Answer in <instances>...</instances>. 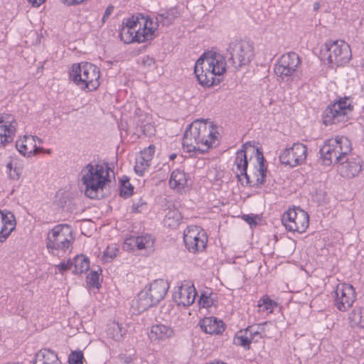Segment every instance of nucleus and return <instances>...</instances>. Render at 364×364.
I'll return each mask as SVG.
<instances>
[{
	"label": "nucleus",
	"mask_w": 364,
	"mask_h": 364,
	"mask_svg": "<svg viewBox=\"0 0 364 364\" xmlns=\"http://www.w3.org/2000/svg\"><path fill=\"white\" fill-rule=\"evenodd\" d=\"M229 56L225 58L216 52L204 53L196 61L194 73L199 83L204 87H211L220 83L216 76H220L226 71V65L233 71L249 63L254 57L252 46L247 41L232 42L228 48Z\"/></svg>",
	"instance_id": "nucleus-1"
},
{
	"label": "nucleus",
	"mask_w": 364,
	"mask_h": 364,
	"mask_svg": "<svg viewBox=\"0 0 364 364\" xmlns=\"http://www.w3.org/2000/svg\"><path fill=\"white\" fill-rule=\"evenodd\" d=\"M217 128L211 122L197 119L188 125L183 137V146L188 152H204L217 139Z\"/></svg>",
	"instance_id": "nucleus-2"
},
{
	"label": "nucleus",
	"mask_w": 364,
	"mask_h": 364,
	"mask_svg": "<svg viewBox=\"0 0 364 364\" xmlns=\"http://www.w3.org/2000/svg\"><path fill=\"white\" fill-rule=\"evenodd\" d=\"M109 169L100 164L89 163L81 171L82 181L85 186V194L91 199L97 198L99 191L102 190L109 180Z\"/></svg>",
	"instance_id": "nucleus-3"
},
{
	"label": "nucleus",
	"mask_w": 364,
	"mask_h": 364,
	"mask_svg": "<svg viewBox=\"0 0 364 364\" xmlns=\"http://www.w3.org/2000/svg\"><path fill=\"white\" fill-rule=\"evenodd\" d=\"M248 151H252V153L255 154L258 164L256 173V185L264 184L266 181L267 167L264 165L263 153L260 151L259 149L252 146L250 142H247L243 144L242 149L236 153L234 163L237 166V175L239 176L240 174V176H244L246 178L247 183L251 185L250 177L247 173L248 166L247 153Z\"/></svg>",
	"instance_id": "nucleus-4"
},
{
	"label": "nucleus",
	"mask_w": 364,
	"mask_h": 364,
	"mask_svg": "<svg viewBox=\"0 0 364 364\" xmlns=\"http://www.w3.org/2000/svg\"><path fill=\"white\" fill-rule=\"evenodd\" d=\"M100 69L95 65L82 62L73 64L69 73L70 79L80 89L93 91L100 86Z\"/></svg>",
	"instance_id": "nucleus-5"
},
{
	"label": "nucleus",
	"mask_w": 364,
	"mask_h": 364,
	"mask_svg": "<svg viewBox=\"0 0 364 364\" xmlns=\"http://www.w3.org/2000/svg\"><path fill=\"white\" fill-rule=\"evenodd\" d=\"M169 285L167 281L156 279L146 285L138 295V308L144 311L149 307L157 305L167 294Z\"/></svg>",
	"instance_id": "nucleus-6"
},
{
	"label": "nucleus",
	"mask_w": 364,
	"mask_h": 364,
	"mask_svg": "<svg viewBox=\"0 0 364 364\" xmlns=\"http://www.w3.org/2000/svg\"><path fill=\"white\" fill-rule=\"evenodd\" d=\"M73 241L72 228L68 224H59L48 233L46 247L50 253L55 255V251H66Z\"/></svg>",
	"instance_id": "nucleus-7"
},
{
	"label": "nucleus",
	"mask_w": 364,
	"mask_h": 364,
	"mask_svg": "<svg viewBox=\"0 0 364 364\" xmlns=\"http://www.w3.org/2000/svg\"><path fill=\"white\" fill-rule=\"evenodd\" d=\"M301 64L300 58L295 52L283 54L274 65V73L278 80L290 83L297 76V68Z\"/></svg>",
	"instance_id": "nucleus-8"
},
{
	"label": "nucleus",
	"mask_w": 364,
	"mask_h": 364,
	"mask_svg": "<svg viewBox=\"0 0 364 364\" xmlns=\"http://www.w3.org/2000/svg\"><path fill=\"white\" fill-rule=\"evenodd\" d=\"M322 51L326 52L328 62L332 65L341 66L348 63L351 58L350 46L343 41H326Z\"/></svg>",
	"instance_id": "nucleus-9"
},
{
	"label": "nucleus",
	"mask_w": 364,
	"mask_h": 364,
	"mask_svg": "<svg viewBox=\"0 0 364 364\" xmlns=\"http://www.w3.org/2000/svg\"><path fill=\"white\" fill-rule=\"evenodd\" d=\"M282 222L287 230L302 233L309 227V217L308 213L301 208H293L284 213Z\"/></svg>",
	"instance_id": "nucleus-10"
},
{
	"label": "nucleus",
	"mask_w": 364,
	"mask_h": 364,
	"mask_svg": "<svg viewBox=\"0 0 364 364\" xmlns=\"http://www.w3.org/2000/svg\"><path fill=\"white\" fill-rule=\"evenodd\" d=\"M352 107L348 99L344 98L328 105L323 114V121L326 125L345 122L347 114L351 112Z\"/></svg>",
	"instance_id": "nucleus-11"
},
{
	"label": "nucleus",
	"mask_w": 364,
	"mask_h": 364,
	"mask_svg": "<svg viewBox=\"0 0 364 364\" xmlns=\"http://www.w3.org/2000/svg\"><path fill=\"white\" fill-rule=\"evenodd\" d=\"M180 16L176 7L161 10L154 18L149 17V21L144 24L146 29L151 35V39L155 36L154 32L160 28L168 27L174 23Z\"/></svg>",
	"instance_id": "nucleus-12"
},
{
	"label": "nucleus",
	"mask_w": 364,
	"mask_h": 364,
	"mask_svg": "<svg viewBox=\"0 0 364 364\" xmlns=\"http://www.w3.org/2000/svg\"><path fill=\"white\" fill-rule=\"evenodd\" d=\"M333 304L340 311H346L353 306L356 299L354 287L346 283H338L333 291Z\"/></svg>",
	"instance_id": "nucleus-13"
},
{
	"label": "nucleus",
	"mask_w": 364,
	"mask_h": 364,
	"mask_svg": "<svg viewBox=\"0 0 364 364\" xmlns=\"http://www.w3.org/2000/svg\"><path fill=\"white\" fill-rule=\"evenodd\" d=\"M185 246L190 252L203 251L206 247L208 237L206 232L199 226H188L183 232Z\"/></svg>",
	"instance_id": "nucleus-14"
},
{
	"label": "nucleus",
	"mask_w": 364,
	"mask_h": 364,
	"mask_svg": "<svg viewBox=\"0 0 364 364\" xmlns=\"http://www.w3.org/2000/svg\"><path fill=\"white\" fill-rule=\"evenodd\" d=\"M306 155V146L301 143H294L291 147L284 149L279 158L282 164L295 167L305 161Z\"/></svg>",
	"instance_id": "nucleus-15"
},
{
	"label": "nucleus",
	"mask_w": 364,
	"mask_h": 364,
	"mask_svg": "<svg viewBox=\"0 0 364 364\" xmlns=\"http://www.w3.org/2000/svg\"><path fill=\"white\" fill-rule=\"evenodd\" d=\"M154 238L152 235L145 233L137 236H131L127 238L124 242L123 247L125 250H144L147 252L154 251Z\"/></svg>",
	"instance_id": "nucleus-16"
},
{
	"label": "nucleus",
	"mask_w": 364,
	"mask_h": 364,
	"mask_svg": "<svg viewBox=\"0 0 364 364\" xmlns=\"http://www.w3.org/2000/svg\"><path fill=\"white\" fill-rule=\"evenodd\" d=\"M16 122L11 115L4 114L0 117V146L13 141L16 129Z\"/></svg>",
	"instance_id": "nucleus-17"
},
{
	"label": "nucleus",
	"mask_w": 364,
	"mask_h": 364,
	"mask_svg": "<svg viewBox=\"0 0 364 364\" xmlns=\"http://www.w3.org/2000/svg\"><path fill=\"white\" fill-rule=\"evenodd\" d=\"M196 295L193 284H182L173 292V299L178 305L188 306L193 304Z\"/></svg>",
	"instance_id": "nucleus-18"
},
{
	"label": "nucleus",
	"mask_w": 364,
	"mask_h": 364,
	"mask_svg": "<svg viewBox=\"0 0 364 364\" xmlns=\"http://www.w3.org/2000/svg\"><path fill=\"white\" fill-rule=\"evenodd\" d=\"M329 140L331 144H333L334 154L336 156V163H341L352 150L350 141L343 136H336Z\"/></svg>",
	"instance_id": "nucleus-19"
},
{
	"label": "nucleus",
	"mask_w": 364,
	"mask_h": 364,
	"mask_svg": "<svg viewBox=\"0 0 364 364\" xmlns=\"http://www.w3.org/2000/svg\"><path fill=\"white\" fill-rule=\"evenodd\" d=\"M119 37L125 43H144L151 40V35L146 29L145 30V27L142 28V31L134 32V30L122 26L119 31Z\"/></svg>",
	"instance_id": "nucleus-20"
},
{
	"label": "nucleus",
	"mask_w": 364,
	"mask_h": 364,
	"mask_svg": "<svg viewBox=\"0 0 364 364\" xmlns=\"http://www.w3.org/2000/svg\"><path fill=\"white\" fill-rule=\"evenodd\" d=\"M341 174L347 178L357 176L362 170V161L359 156L346 157L341 163H338Z\"/></svg>",
	"instance_id": "nucleus-21"
},
{
	"label": "nucleus",
	"mask_w": 364,
	"mask_h": 364,
	"mask_svg": "<svg viewBox=\"0 0 364 364\" xmlns=\"http://www.w3.org/2000/svg\"><path fill=\"white\" fill-rule=\"evenodd\" d=\"M202 331L208 334H221L225 330V323L216 317H205L199 321Z\"/></svg>",
	"instance_id": "nucleus-22"
},
{
	"label": "nucleus",
	"mask_w": 364,
	"mask_h": 364,
	"mask_svg": "<svg viewBox=\"0 0 364 364\" xmlns=\"http://www.w3.org/2000/svg\"><path fill=\"white\" fill-rule=\"evenodd\" d=\"M174 331L170 326L164 324H156L151 327L149 337L152 341H164L173 337Z\"/></svg>",
	"instance_id": "nucleus-23"
},
{
	"label": "nucleus",
	"mask_w": 364,
	"mask_h": 364,
	"mask_svg": "<svg viewBox=\"0 0 364 364\" xmlns=\"http://www.w3.org/2000/svg\"><path fill=\"white\" fill-rule=\"evenodd\" d=\"M33 364H61V362L53 350L43 348L36 354Z\"/></svg>",
	"instance_id": "nucleus-24"
},
{
	"label": "nucleus",
	"mask_w": 364,
	"mask_h": 364,
	"mask_svg": "<svg viewBox=\"0 0 364 364\" xmlns=\"http://www.w3.org/2000/svg\"><path fill=\"white\" fill-rule=\"evenodd\" d=\"M36 139L41 141L37 136H25L23 140H18L16 142V147L19 153L23 156H29L32 152L36 153L37 147L33 144Z\"/></svg>",
	"instance_id": "nucleus-25"
},
{
	"label": "nucleus",
	"mask_w": 364,
	"mask_h": 364,
	"mask_svg": "<svg viewBox=\"0 0 364 364\" xmlns=\"http://www.w3.org/2000/svg\"><path fill=\"white\" fill-rule=\"evenodd\" d=\"M321 159L325 165L329 166L336 163V156L334 154L333 144H331L329 139L326 140L320 149Z\"/></svg>",
	"instance_id": "nucleus-26"
},
{
	"label": "nucleus",
	"mask_w": 364,
	"mask_h": 364,
	"mask_svg": "<svg viewBox=\"0 0 364 364\" xmlns=\"http://www.w3.org/2000/svg\"><path fill=\"white\" fill-rule=\"evenodd\" d=\"M187 181L186 174L184 171L176 169L171 173L169 185L172 188L181 190L187 185Z\"/></svg>",
	"instance_id": "nucleus-27"
},
{
	"label": "nucleus",
	"mask_w": 364,
	"mask_h": 364,
	"mask_svg": "<svg viewBox=\"0 0 364 364\" xmlns=\"http://www.w3.org/2000/svg\"><path fill=\"white\" fill-rule=\"evenodd\" d=\"M149 21V17L144 18L141 14L137 16H132L124 20L122 26H124L129 29L134 30V32L142 31V28H144L146 21Z\"/></svg>",
	"instance_id": "nucleus-28"
},
{
	"label": "nucleus",
	"mask_w": 364,
	"mask_h": 364,
	"mask_svg": "<svg viewBox=\"0 0 364 364\" xmlns=\"http://www.w3.org/2000/svg\"><path fill=\"white\" fill-rule=\"evenodd\" d=\"M73 265L74 266V269L73 270V274H82L89 269L90 259L83 255H77L73 259Z\"/></svg>",
	"instance_id": "nucleus-29"
},
{
	"label": "nucleus",
	"mask_w": 364,
	"mask_h": 364,
	"mask_svg": "<svg viewBox=\"0 0 364 364\" xmlns=\"http://www.w3.org/2000/svg\"><path fill=\"white\" fill-rule=\"evenodd\" d=\"M245 333L251 338V341L254 343H257L263 338L264 331L260 325L250 326L243 329Z\"/></svg>",
	"instance_id": "nucleus-30"
},
{
	"label": "nucleus",
	"mask_w": 364,
	"mask_h": 364,
	"mask_svg": "<svg viewBox=\"0 0 364 364\" xmlns=\"http://www.w3.org/2000/svg\"><path fill=\"white\" fill-rule=\"evenodd\" d=\"M251 343H252L251 338L245 333L244 330L237 331L233 338V343L235 345L241 346L245 350L250 348Z\"/></svg>",
	"instance_id": "nucleus-31"
},
{
	"label": "nucleus",
	"mask_w": 364,
	"mask_h": 364,
	"mask_svg": "<svg viewBox=\"0 0 364 364\" xmlns=\"http://www.w3.org/2000/svg\"><path fill=\"white\" fill-rule=\"evenodd\" d=\"M0 219L2 220L3 224L5 225V228L7 230L6 232L11 234L16 227L14 215L11 212L4 213L0 210Z\"/></svg>",
	"instance_id": "nucleus-32"
},
{
	"label": "nucleus",
	"mask_w": 364,
	"mask_h": 364,
	"mask_svg": "<svg viewBox=\"0 0 364 364\" xmlns=\"http://www.w3.org/2000/svg\"><path fill=\"white\" fill-rule=\"evenodd\" d=\"M349 319L352 325L364 328V309L355 308L350 314Z\"/></svg>",
	"instance_id": "nucleus-33"
},
{
	"label": "nucleus",
	"mask_w": 364,
	"mask_h": 364,
	"mask_svg": "<svg viewBox=\"0 0 364 364\" xmlns=\"http://www.w3.org/2000/svg\"><path fill=\"white\" fill-rule=\"evenodd\" d=\"M120 196L124 198L131 196L133 194L134 187L129 183V178L124 176L120 180Z\"/></svg>",
	"instance_id": "nucleus-34"
},
{
	"label": "nucleus",
	"mask_w": 364,
	"mask_h": 364,
	"mask_svg": "<svg viewBox=\"0 0 364 364\" xmlns=\"http://www.w3.org/2000/svg\"><path fill=\"white\" fill-rule=\"evenodd\" d=\"M277 303L270 299L268 296H265L260 299L258 301L257 306L259 308V311H267L272 313Z\"/></svg>",
	"instance_id": "nucleus-35"
},
{
	"label": "nucleus",
	"mask_w": 364,
	"mask_h": 364,
	"mask_svg": "<svg viewBox=\"0 0 364 364\" xmlns=\"http://www.w3.org/2000/svg\"><path fill=\"white\" fill-rule=\"evenodd\" d=\"M86 282L88 287L99 289L101 284L100 283V274L98 271H91L87 276Z\"/></svg>",
	"instance_id": "nucleus-36"
},
{
	"label": "nucleus",
	"mask_w": 364,
	"mask_h": 364,
	"mask_svg": "<svg viewBox=\"0 0 364 364\" xmlns=\"http://www.w3.org/2000/svg\"><path fill=\"white\" fill-rule=\"evenodd\" d=\"M149 161H145L142 156H139L136 159V164L134 166V171L139 176H143L144 171L149 166Z\"/></svg>",
	"instance_id": "nucleus-37"
},
{
	"label": "nucleus",
	"mask_w": 364,
	"mask_h": 364,
	"mask_svg": "<svg viewBox=\"0 0 364 364\" xmlns=\"http://www.w3.org/2000/svg\"><path fill=\"white\" fill-rule=\"evenodd\" d=\"M7 169L9 170V178L13 180L19 179L21 173H22V167L21 166L14 165L13 162H9L6 166Z\"/></svg>",
	"instance_id": "nucleus-38"
},
{
	"label": "nucleus",
	"mask_w": 364,
	"mask_h": 364,
	"mask_svg": "<svg viewBox=\"0 0 364 364\" xmlns=\"http://www.w3.org/2000/svg\"><path fill=\"white\" fill-rule=\"evenodd\" d=\"M83 359L84 355L81 350L72 351L68 355V364H82Z\"/></svg>",
	"instance_id": "nucleus-39"
},
{
	"label": "nucleus",
	"mask_w": 364,
	"mask_h": 364,
	"mask_svg": "<svg viewBox=\"0 0 364 364\" xmlns=\"http://www.w3.org/2000/svg\"><path fill=\"white\" fill-rule=\"evenodd\" d=\"M112 329L113 330V333L109 332V334L111 335L114 340H120L122 338L123 332L119 323H113L112 327L109 328V331H110Z\"/></svg>",
	"instance_id": "nucleus-40"
},
{
	"label": "nucleus",
	"mask_w": 364,
	"mask_h": 364,
	"mask_svg": "<svg viewBox=\"0 0 364 364\" xmlns=\"http://www.w3.org/2000/svg\"><path fill=\"white\" fill-rule=\"evenodd\" d=\"M213 299L205 294H201L199 299V304L203 308H209L213 305Z\"/></svg>",
	"instance_id": "nucleus-41"
},
{
	"label": "nucleus",
	"mask_w": 364,
	"mask_h": 364,
	"mask_svg": "<svg viewBox=\"0 0 364 364\" xmlns=\"http://www.w3.org/2000/svg\"><path fill=\"white\" fill-rule=\"evenodd\" d=\"M118 249L115 247L108 246L106 250L104 252L105 259L108 262L109 259H112L117 256V252H118Z\"/></svg>",
	"instance_id": "nucleus-42"
},
{
	"label": "nucleus",
	"mask_w": 364,
	"mask_h": 364,
	"mask_svg": "<svg viewBox=\"0 0 364 364\" xmlns=\"http://www.w3.org/2000/svg\"><path fill=\"white\" fill-rule=\"evenodd\" d=\"M155 151V147L154 145H150L148 148L145 149L143 151L141 152V156L145 159V161H149L152 159Z\"/></svg>",
	"instance_id": "nucleus-43"
},
{
	"label": "nucleus",
	"mask_w": 364,
	"mask_h": 364,
	"mask_svg": "<svg viewBox=\"0 0 364 364\" xmlns=\"http://www.w3.org/2000/svg\"><path fill=\"white\" fill-rule=\"evenodd\" d=\"M146 206V203L141 198L137 202H134L132 205V211L134 213H141Z\"/></svg>",
	"instance_id": "nucleus-44"
},
{
	"label": "nucleus",
	"mask_w": 364,
	"mask_h": 364,
	"mask_svg": "<svg viewBox=\"0 0 364 364\" xmlns=\"http://www.w3.org/2000/svg\"><path fill=\"white\" fill-rule=\"evenodd\" d=\"M72 266L73 261L69 259L66 262H60L59 264L56 265L55 267L58 269L60 273L63 274L64 272L68 270Z\"/></svg>",
	"instance_id": "nucleus-45"
},
{
	"label": "nucleus",
	"mask_w": 364,
	"mask_h": 364,
	"mask_svg": "<svg viewBox=\"0 0 364 364\" xmlns=\"http://www.w3.org/2000/svg\"><path fill=\"white\" fill-rule=\"evenodd\" d=\"M171 218L174 219L176 223H178L181 219V216L177 210H170L166 215V219L170 220Z\"/></svg>",
	"instance_id": "nucleus-46"
},
{
	"label": "nucleus",
	"mask_w": 364,
	"mask_h": 364,
	"mask_svg": "<svg viewBox=\"0 0 364 364\" xmlns=\"http://www.w3.org/2000/svg\"><path fill=\"white\" fill-rule=\"evenodd\" d=\"M242 219L245 222H247L250 226H252V225L256 226L257 225L256 220H255V217H253L252 215H243Z\"/></svg>",
	"instance_id": "nucleus-47"
},
{
	"label": "nucleus",
	"mask_w": 364,
	"mask_h": 364,
	"mask_svg": "<svg viewBox=\"0 0 364 364\" xmlns=\"http://www.w3.org/2000/svg\"><path fill=\"white\" fill-rule=\"evenodd\" d=\"M119 359L120 362H122L124 364H129L132 361V356L127 354H120L119 355Z\"/></svg>",
	"instance_id": "nucleus-48"
},
{
	"label": "nucleus",
	"mask_w": 364,
	"mask_h": 364,
	"mask_svg": "<svg viewBox=\"0 0 364 364\" xmlns=\"http://www.w3.org/2000/svg\"><path fill=\"white\" fill-rule=\"evenodd\" d=\"M61 2L67 6L79 5L85 0H60Z\"/></svg>",
	"instance_id": "nucleus-49"
},
{
	"label": "nucleus",
	"mask_w": 364,
	"mask_h": 364,
	"mask_svg": "<svg viewBox=\"0 0 364 364\" xmlns=\"http://www.w3.org/2000/svg\"><path fill=\"white\" fill-rule=\"evenodd\" d=\"M114 11V6H109L105 11V14L103 15V17H102V21L103 22H105V21L109 18V16L111 15V14Z\"/></svg>",
	"instance_id": "nucleus-50"
},
{
	"label": "nucleus",
	"mask_w": 364,
	"mask_h": 364,
	"mask_svg": "<svg viewBox=\"0 0 364 364\" xmlns=\"http://www.w3.org/2000/svg\"><path fill=\"white\" fill-rule=\"evenodd\" d=\"M28 1L34 6H39L45 1V0H28Z\"/></svg>",
	"instance_id": "nucleus-51"
},
{
	"label": "nucleus",
	"mask_w": 364,
	"mask_h": 364,
	"mask_svg": "<svg viewBox=\"0 0 364 364\" xmlns=\"http://www.w3.org/2000/svg\"><path fill=\"white\" fill-rule=\"evenodd\" d=\"M319 6H320L319 3H318V2L314 3V11H317L319 9Z\"/></svg>",
	"instance_id": "nucleus-52"
},
{
	"label": "nucleus",
	"mask_w": 364,
	"mask_h": 364,
	"mask_svg": "<svg viewBox=\"0 0 364 364\" xmlns=\"http://www.w3.org/2000/svg\"><path fill=\"white\" fill-rule=\"evenodd\" d=\"M176 157V154H172L169 156L171 160H173Z\"/></svg>",
	"instance_id": "nucleus-53"
},
{
	"label": "nucleus",
	"mask_w": 364,
	"mask_h": 364,
	"mask_svg": "<svg viewBox=\"0 0 364 364\" xmlns=\"http://www.w3.org/2000/svg\"><path fill=\"white\" fill-rule=\"evenodd\" d=\"M148 60L150 61V63H148L149 65H151V63H154V60L152 58H149V57H147Z\"/></svg>",
	"instance_id": "nucleus-54"
},
{
	"label": "nucleus",
	"mask_w": 364,
	"mask_h": 364,
	"mask_svg": "<svg viewBox=\"0 0 364 364\" xmlns=\"http://www.w3.org/2000/svg\"><path fill=\"white\" fill-rule=\"evenodd\" d=\"M3 242H4V236L0 235V243H3Z\"/></svg>",
	"instance_id": "nucleus-55"
},
{
	"label": "nucleus",
	"mask_w": 364,
	"mask_h": 364,
	"mask_svg": "<svg viewBox=\"0 0 364 364\" xmlns=\"http://www.w3.org/2000/svg\"><path fill=\"white\" fill-rule=\"evenodd\" d=\"M362 90H363V92L364 93V87H363Z\"/></svg>",
	"instance_id": "nucleus-56"
}]
</instances>
